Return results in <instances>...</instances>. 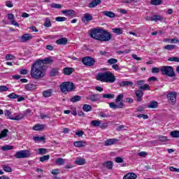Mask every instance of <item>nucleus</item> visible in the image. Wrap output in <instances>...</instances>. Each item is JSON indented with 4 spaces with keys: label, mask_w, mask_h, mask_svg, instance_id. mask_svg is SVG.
<instances>
[{
    "label": "nucleus",
    "mask_w": 179,
    "mask_h": 179,
    "mask_svg": "<svg viewBox=\"0 0 179 179\" xmlns=\"http://www.w3.org/2000/svg\"><path fill=\"white\" fill-rule=\"evenodd\" d=\"M101 4V0H92V1L88 4V8L93 9V8H96V6Z\"/></svg>",
    "instance_id": "12"
},
{
    "label": "nucleus",
    "mask_w": 179,
    "mask_h": 179,
    "mask_svg": "<svg viewBox=\"0 0 179 179\" xmlns=\"http://www.w3.org/2000/svg\"><path fill=\"white\" fill-rule=\"evenodd\" d=\"M109 107L110 108H113L114 110H115V108H122V107H124V103L120 102L119 105H117L114 102H110L109 103Z\"/></svg>",
    "instance_id": "15"
},
{
    "label": "nucleus",
    "mask_w": 179,
    "mask_h": 179,
    "mask_svg": "<svg viewBox=\"0 0 179 179\" xmlns=\"http://www.w3.org/2000/svg\"><path fill=\"white\" fill-rule=\"evenodd\" d=\"M16 57L13 56V55H6V61H13Z\"/></svg>",
    "instance_id": "54"
},
{
    "label": "nucleus",
    "mask_w": 179,
    "mask_h": 179,
    "mask_svg": "<svg viewBox=\"0 0 179 179\" xmlns=\"http://www.w3.org/2000/svg\"><path fill=\"white\" fill-rule=\"evenodd\" d=\"M3 170H4L6 173H12V168L8 165H4L3 166Z\"/></svg>",
    "instance_id": "52"
},
{
    "label": "nucleus",
    "mask_w": 179,
    "mask_h": 179,
    "mask_svg": "<svg viewBox=\"0 0 179 179\" xmlns=\"http://www.w3.org/2000/svg\"><path fill=\"white\" fill-rule=\"evenodd\" d=\"M45 139L44 136L38 137V136H34V141H36V142H43Z\"/></svg>",
    "instance_id": "55"
},
{
    "label": "nucleus",
    "mask_w": 179,
    "mask_h": 179,
    "mask_svg": "<svg viewBox=\"0 0 179 179\" xmlns=\"http://www.w3.org/2000/svg\"><path fill=\"white\" fill-rule=\"evenodd\" d=\"M83 110L86 113H89V111H92V106L88 104H84L83 106Z\"/></svg>",
    "instance_id": "36"
},
{
    "label": "nucleus",
    "mask_w": 179,
    "mask_h": 179,
    "mask_svg": "<svg viewBox=\"0 0 179 179\" xmlns=\"http://www.w3.org/2000/svg\"><path fill=\"white\" fill-rule=\"evenodd\" d=\"M8 132H9L8 129H4L3 131H1L0 134V139H2V138H6V136H8Z\"/></svg>",
    "instance_id": "33"
},
{
    "label": "nucleus",
    "mask_w": 179,
    "mask_h": 179,
    "mask_svg": "<svg viewBox=\"0 0 179 179\" xmlns=\"http://www.w3.org/2000/svg\"><path fill=\"white\" fill-rule=\"evenodd\" d=\"M80 100H82V96L79 95H76L70 99L71 103H77V101H80Z\"/></svg>",
    "instance_id": "32"
},
{
    "label": "nucleus",
    "mask_w": 179,
    "mask_h": 179,
    "mask_svg": "<svg viewBox=\"0 0 179 179\" xmlns=\"http://www.w3.org/2000/svg\"><path fill=\"white\" fill-rule=\"evenodd\" d=\"M56 22H65L66 20V17H57L55 18Z\"/></svg>",
    "instance_id": "59"
},
{
    "label": "nucleus",
    "mask_w": 179,
    "mask_h": 179,
    "mask_svg": "<svg viewBox=\"0 0 179 179\" xmlns=\"http://www.w3.org/2000/svg\"><path fill=\"white\" fill-rule=\"evenodd\" d=\"M165 43H172V44H177L179 43V40L176 38H173V39H169L166 38L164 39Z\"/></svg>",
    "instance_id": "37"
},
{
    "label": "nucleus",
    "mask_w": 179,
    "mask_h": 179,
    "mask_svg": "<svg viewBox=\"0 0 179 179\" xmlns=\"http://www.w3.org/2000/svg\"><path fill=\"white\" fill-rule=\"evenodd\" d=\"M166 97L169 100V101H171L172 106H174V104H176V101H177V92H170L167 94Z\"/></svg>",
    "instance_id": "9"
},
{
    "label": "nucleus",
    "mask_w": 179,
    "mask_h": 179,
    "mask_svg": "<svg viewBox=\"0 0 179 179\" xmlns=\"http://www.w3.org/2000/svg\"><path fill=\"white\" fill-rule=\"evenodd\" d=\"M119 85L121 87H124L125 86H134V83L131 81H122L119 83Z\"/></svg>",
    "instance_id": "26"
},
{
    "label": "nucleus",
    "mask_w": 179,
    "mask_h": 179,
    "mask_svg": "<svg viewBox=\"0 0 179 179\" xmlns=\"http://www.w3.org/2000/svg\"><path fill=\"white\" fill-rule=\"evenodd\" d=\"M43 26L44 27H51V26H52V24L51 23V19H50V17H46L45 19Z\"/></svg>",
    "instance_id": "29"
},
{
    "label": "nucleus",
    "mask_w": 179,
    "mask_h": 179,
    "mask_svg": "<svg viewBox=\"0 0 179 179\" xmlns=\"http://www.w3.org/2000/svg\"><path fill=\"white\" fill-rule=\"evenodd\" d=\"M83 23H87L93 20V16L89 13H86L83 15V17L81 19Z\"/></svg>",
    "instance_id": "10"
},
{
    "label": "nucleus",
    "mask_w": 179,
    "mask_h": 179,
    "mask_svg": "<svg viewBox=\"0 0 179 179\" xmlns=\"http://www.w3.org/2000/svg\"><path fill=\"white\" fill-rule=\"evenodd\" d=\"M131 50H129V49L125 50H119L117 52V54H119V55H122V54H128V52H130Z\"/></svg>",
    "instance_id": "62"
},
{
    "label": "nucleus",
    "mask_w": 179,
    "mask_h": 179,
    "mask_svg": "<svg viewBox=\"0 0 179 179\" xmlns=\"http://www.w3.org/2000/svg\"><path fill=\"white\" fill-rule=\"evenodd\" d=\"M151 72L152 73H159L160 72V69L157 67H152Z\"/></svg>",
    "instance_id": "60"
},
{
    "label": "nucleus",
    "mask_w": 179,
    "mask_h": 179,
    "mask_svg": "<svg viewBox=\"0 0 179 179\" xmlns=\"http://www.w3.org/2000/svg\"><path fill=\"white\" fill-rule=\"evenodd\" d=\"M104 166L108 169V170H111L113 169V162H106L104 164Z\"/></svg>",
    "instance_id": "45"
},
{
    "label": "nucleus",
    "mask_w": 179,
    "mask_h": 179,
    "mask_svg": "<svg viewBox=\"0 0 179 179\" xmlns=\"http://www.w3.org/2000/svg\"><path fill=\"white\" fill-rule=\"evenodd\" d=\"M26 90H34V89H36V85L33 83H29L25 85Z\"/></svg>",
    "instance_id": "35"
},
{
    "label": "nucleus",
    "mask_w": 179,
    "mask_h": 179,
    "mask_svg": "<svg viewBox=\"0 0 179 179\" xmlns=\"http://www.w3.org/2000/svg\"><path fill=\"white\" fill-rule=\"evenodd\" d=\"M52 93H54V90L52 89H48L47 90H45L42 92V94L43 97H51L52 96Z\"/></svg>",
    "instance_id": "16"
},
{
    "label": "nucleus",
    "mask_w": 179,
    "mask_h": 179,
    "mask_svg": "<svg viewBox=\"0 0 179 179\" xmlns=\"http://www.w3.org/2000/svg\"><path fill=\"white\" fill-rule=\"evenodd\" d=\"M150 3L157 6V5H162V0H151Z\"/></svg>",
    "instance_id": "50"
},
{
    "label": "nucleus",
    "mask_w": 179,
    "mask_h": 179,
    "mask_svg": "<svg viewBox=\"0 0 179 179\" xmlns=\"http://www.w3.org/2000/svg\"><path fill=\"white\" fill-rule=\"evenodd\" d=\"M14 148L13 146L12 145H6L4 146H3L1 148V150H3V152L6 151V150H12Z\"/></svg>",
    "instance_id": "41"
},
{
    "label": "nucleus",
    "mask_w": 179,
    "mask_h": 179,
    "mask_svg": "<svg viewBox=\"0 0 179 179\" xmlns=\"http://www.w3.org/2000/svg\"><path fill=\"white\" fill-rule=\"evenodd\" d=\"M145 20L148 22H157L158 20H159V22H166V19L162 15H154L152 17H147Z\"/></svg>",
    "instance_id": "7"
},
{
    "label": "nucleus",
    "mask_w": 179,
    "mask_h": 179,
    "mask_svg": "<svg viewBox=\"0 0 179 179\" xmlns=\"http://www.w3.org/2000/svg\"><path fill=\"white\" fill-rule=\"evenodd\" d=\"M47 149L45 148H39L38 149V155H45L47 154Z\"/></svg>",
    "instance_id": "58"
},
{
    "label": "nucleus",
    "mask_w": 179,
    "mask_h": 179,
    "mask_svg": "<svg viewBox=\"0 0 179 179\" xmlns=\"http://www.w3.org/2000/svg\"><path fill=\"white\" fill-rule=\"evenodd\" d=\"M4 115L8 118V120H12L14 117H12V113L9 110H6L4 111Z\"/></svg>",
    "instance_id": "40"
},
{
    "label": "nucleus",
    "mask_w": 179,
    "mask_h": 179,
    "mask_svg": "<svg viewBox=\"0 0 179 179\" xmlns=\"http://www.w3.org/2000/svg\"><path fill=\"white\" fill-rule=\"evenodd\" d=\"M88 100L93 102L99 101L100 100V95L99 94H91L89 96Z\"/></svg>",
    "instance_id": "14"
},
{
    "label": "nucleus",
    "mask_w": 179,
    "mask_h": 179,
    "mask_svg": "<svg viewBox=\"0 0 179 179\" xmlns=\"http://www.w3.org/2000/svg\"><path fill=\"white\" fill-rule=\"evenodd\" d=\"M75 163H76V164H78L79 166H82V165L86 164V161L85 160V159L80 158V159H77L75 162Z\"/></svg>",
    "instance_id": "39"
},
{
    "label": "nucleus",
    "mask_w": 179,
    "mask_h": 179,
    "mask_svg": "<svg viewBox=\"0 0 179 179\" xmlns=\"http://www.w3.org/2000/svg\"><path fill=\"white\" fill-rule=\"evenodd\" d=\"M114 94H103V99H114Z\"/></svg>",
    "instance_id": "53"
},
{
    "label": "nucleus",
    "mask_w": 179,
    "mask_h": 179,
    "mask_svg": "<svg viewBox=\"0 0 179 179\" xmlns=\"http://www.w3.org/2000/svg\"><path fill=\"white\" fill-rule=\"evenodd\" d=\"M73 145L76 148H83V146H86V143L85 141H76L73 143Z\"/></svg>",
    "instance_id": "27"
},
{
    "label": "nucleus",
    "mask_w": 179,
    "mask_h": 179,
    "mask_svg": "<svg viewBox=\"0 0 179 179\" xmlns=\"http://www.w3.org/2000/svg\"><path fill=\"white\" fill-rule=\"evenodd\" d=\"M82 62L84 65H86L87 66H93L96 61L94 58H92L90 57H85L82 59Z\"/></svg>",
    "instance_id": "8"
},
{
    "label": "nucleus",
    "mask_w": 179,
    "mask_h": 179,
    "mask_svg": "<svg viewBox=\"0 0 179 179\" xmlns=\"http://www.w3.org/2000/svg\"><path fill=\"white\" fill-rule=\"evenodd\" d=\"M50 6H51V8H53L54 9H61V8H62V5L57 4L55 3H52Z\"/></svg>",
    "instance_id": "46"
},
{
    "label": "nucleus",
    "mask_w": 179,
    "mask_h": 179,
    "mask_svg": "<svg viewBox=\"0 0 179 179\" xmlns=\"http://www.w3.org/2000/svg\"><path fill=\"white\" fill-rule=\"evenodd\" d=\"M101 122L100 120H93L91 122V125L92 127H100Z\"/></svg>",
    "instance_id": "43"
},
{
    "label": "nucleus",
    "mask_w": 179,
    "mask_h": 179,
    "mask_svg": "<svg viewBox=\"0 0 179 179\" xmlns=\"http://www.w3.org/2000/svg\"><path fill=\"white\" fill-rule=\"evenodd\" d=\"M31 154L29 150H20L17 152L15 155L16 159H26L27 157H30Z\"/></svg>",
    "instance_id": "6"
},
{
    "label": "nucleus",
    "mask_w": 179,
    "mask_h": 179,
    "mask_svg": "<svg viewBox=\"0 0 179 179\" xmlns=\"http://www.w3.org/2000/svg\"><path fill=\"white\" fill-rule=\"evenodd\" d=\"M31 76L33 79H43L45 76V66L36 60L31 67Z\"/></svg>",
    "instance_id": "2"
},
{
    "label": "nucleus",
    "mask_w": 179,
    "mask_h": 179,
    "mask_svg": "<svg viewBox=\"0 0 179 179\" xmlns=\"http://www.w3.org/2000/svg\"><path fill=\"white\" fill-rule=\"evenodd\" d=\"M58 71L59 69L58 68H54L52 69L51 71H50V76H57V75H58Z\"/></svg>",
    "instance_id": "34"
},
{
    "label": "nucleus",
    "mask_w": 179,
    "mask_h": 179,
    "mask_svg": "<svg viewBox=\"0 0 179 179\" xmlns=\"http://www.w3.org/2000/svg\"><path fill=\"white\" fill-rule=\"evenodd\" d=\"M102 15H104V16H107V17H110V19L115 17V13L113 11H103Z\"/></svg>",
    "instance_id": "21"
},
{
    "label": "nucleus",
    "mask_w": 179,
    "mask_h": 179,
    "mask_svg": "<svg viewBox=\"0 0 179 179\" xmlns=\"http://www.w3.org/2000/svg\"><path fill=\"white\" fill-rule=\"evenodd\" d=\"M160 71L162 75H165V76H169V78H174L176 76V72L171 66H162L160 68Z\"/></svg>",
    "instance_id": "4"
},
{
    "label": "nucleus",
    "mask_w": 179,
    "mask_h": 179,
    "mask_svg": "<svg viewBox=\"0 0 179 179\" xmlns=\"http://www.w3.org/2000/svg\"><path fill=\"white\" fill-rule=\"evenodd\" d=\"M139 90H150V86L148 84H145L139 87Z\"/></svg>",
    "instance_id": "42"
},
{
    "label": "nucleus",
    "mask_w": 179,
    "mask_h": 179,
    "mask_svg": "<svg viewBox=\"0 0 179 179\" xmlns=\"http://www.w3.org/2000/svg\"><path fill=\"white\" fill-rule=\"evenodd\" d=\"M73 73V69L72 68H69V67H66L63 69V73L64 75H72V73Z\"/></svg>",
    "instance_id": "25"
},
{
    "label": "nucleus",
    "mask_w": 179,
    "mask_h": 179,
    "mask_svg": "<svg viewBox=\"0 0 179 179\" xmlns=\"http://www.w3.org/2000/svg\"><path fill=\"white\" fill-rule=\"evenodd\" d=\"M176 48V45H165L163 48V50H167L168 51H173Z\"/></svg>",
    "instance_id": "47"
},
{
    "label": "nucleus",
    "mask_w": 179,
    "mask_h": 179,
    "mask_svg": "<svg viewBox=\"0 0 179 179\" xmlns=\"http://www.w3.org/2000/svg\"><path fill=\"white\" fill-rule=\"evenodd\" d=\"M55 164L57 166H62V164H65V160L62 158H57L55 161Z\"/></svg>",
    "instance_id": "38"
},
{
    "label": "nucleus",
    "mask_w": 179,
    "mask_h": 179,
    "mask_svg": "<svg viewBox=\"0 0 179 179\" xmlns=\"http://www.w3.org/2000/svg\"><path fill=\"white\" fill-rule=\"evenodd\" d=\"M24 118V115L23 113H18L15 117H12L11 120L13 121H20V120H23Z\"/></svg>",
    "instance_id": "28"
},
{
    "label": "nucleus",
    "mask_w": 179,
    "mask_h": 179,
    "mask_svg": "<svg viewBox=\"0 0 179 179\" xmlns=\"http://www.w3.org/2000/svg\"><path fill=\"white\" fill-rule=\"evenodd\" d=\"M117 62H118V60H117V59H114V58L109 59L108 60V64H109L110 65H114V64H117Z\"/></svg>",
    "instance_id": "51"
},
{
    "label": "nucleus",
    "mask_w": 179,
    "mask_h": 179,
    "mask_svg": "<svg viewBox=\"0 0 179 179\" xmlns=\"http://www.w3.org/2000/svg\"><path fill=\"white\" fill-rule=\"evenodd\" d=\"M159 141H160V142H166L167 141V137L164 136H159L158 137Z\"/></svg>",
    "instance_id": "63"
},
{
    "label": "nucleus",
    "mask_w": 179,
    "mask_h": 179,
    "mask_svg": "<svg viewBox=\"0 0 179 179\" xmlns=\"http://www.w3.org/2000/svg\"><path fill=\"white\" fill-rule=\"evenodd\" d=\"M68 43V38H61L56 41V44L58 45H66Z\"/></svg>",
    "instance_id": "17"
},
{
    "label": "nucleus",
    "mask_w": 179,
    "mask_h": 179,
    "mask_svg": "<svg viewBox=\"0 0 179 179\" xmlns=\"http://www.w3.org/2000/svg\"><path fill=\"white\" fill-rule=\"evenodd\" d=\"M138 176L134 173H129L123 177V179H136Z\"/></svg>",
    "instance_id": "22"
},
{
    "label": "nucleus",
    "mask_w": 179,
    "mask_h": 179,
    "mask_svg": "<svg viewBox=\"0 0 179 179\" xmlns=\"http://www.w3.org/2000/svg\"><path fill=\"white\" fill-rule=\"evenodd\" d=\"M122 99H124V94H119L115 99V103H120V101H121Z\"/></svg>",
    "instance_id": "57"
},
{
    "label": "nucleus",
    "mask_w": 179,
    "mask_h": 179,
    "mask_svg": "<svg viewBox=\"0 0 179 179\" xmlns=\"http://www.w3.org/2000/svg\"><path fill=\"white\" fill-rule=\"evenodd\" d=\"M45 128V124H36L33 129L34 131H43Z\"/></svg>",
    "instance_id": "30"
},
{
    "label": "nucleus",
    "mask_w": 179,
    "mask_h": 179,
    "mask_svg": "<svg viewBox=\"0 0 179 179\" xmlns=\"http://www.w3.org/2000/svg\"><path fill=\"white\" fill-rule=\"evenodd\" d=\"M7 97H8V99H17V101L20 102V101H23V100H24V97H23L22 96L20 95H17L16 94L15 92H13L10 94H8L7 96Z\"/></svg>",
    "instance_id": "11"
},
{
    "label": "nucleus",
    "mask_w": 179,
    "mask_h": 179,
    "mask_svg": "<svg viewBox=\"0 0 179 179\" xmlns=\"http://www.w3.org/2000/svg\"><path fill=\"white\" fill-rule=\"evenodd\" d=\"M90 37L98 40V41H103L104 43L110 41L113 38V35L108 31L103 28H95L90 33Z\"/></svg>",
    "instance_id": "1"
},
{
    "label": "nucleus",
    "mask_w": 179,
    "mask_h": 179,
    "mask_svg": "<svg viewBox=\"0 0 179 179\" xmlns=\"http://www.w3.org/2000/svg\"><path fill=\"white\" fill-rule=\"evenodd\" d=\"M9 88L6 85H0V92L2 93L3 92H8Z\"/></svg>",
    "instance_id": "56"
},
{
    "label": "nucleus",
    "mask_w": 179,
    "mask_h": 179,
    "mask_svg": "<svg viewBox=\"0 0 179 179\" xmlns=\"http://www.w3.org/2000/svg\"><path fill=\"white\" fill-rule=\"evenodd\" d=\"M96 80L105 82L106 83H114L117 80L115 76L111 71L99 73L96 76Z\"/></svg>",
    "instance_id": "3"
},
{
    "label": "nucleus",
    "mask_w": 179,
    "mask_h": 179,
    "mask_svg": "<svg viewBox=\"0 0 179 179\" xmlns=\"http://www.w3.org/2000/svg\"><path fill=\"white\" fill-rule=\"evenodd\" d=\"M147 107L148 108H157V107H159V103L156 101H150Z\"/></svg>",
    "instance_id": "24"
},
{
    "label": "nucleus",
    "mask_w": 179,
    "mask_h": 179,
    "mask_svg": "<svg viewBox=\"0 0 179 179\" xmlns=\"http://www.w3.org/2000/svg\"><path fill=\"white\" fill-rule=\"evenodd\" d=\"M33 36L30 34H25L21 36V41L24 43L25 41H29V40H31Z\"/></svg>",
    "instance_id": "20"
},
{
    "label": "nucleus",
    "mask_w": 179,
    "mask_h": 179,
    "mask_svg": "<svg viewBox=\"0 0 179 179\" xmlns=\"http://www.w3.org/2000/svg\"><path fill=\"white\" fill-rule=\"evenodd\" d=\"M62 13L65 15V16H71V17L75 16V10H63Z\"/></svg>",
    "instance_id": "18"
},
{
    "label": "nucleus",
    "mask_w": 179,
    "mask_h": 179,
    "mask_svg": "<svg viewBox=\"0 0 179 179\" xmlns=\"http://www.w3.org/2000/svg\"><path fill=\"white\" fill-rule=\"evenodd\" d=\"M61 92L65 93L66 92H75V84L71 82H64L60 85Z\"/></svg>",
    "instance_id": "5"
},
{
    "label": "nucleus",
    "mask_w": 179,
    "mask_h": 179,
    "mask_svg": "<svg viewBox=\"0 0 179 179\" xmlns=\"http://www.w3.org/2000/svg\"><path fill=\"white\" fill-rule=\"evenodd\" d=\"M168 61L170 62H179V57H171L168 59Z\"/></svg>",
    "instance_id": "49"
},
{
    "label": "nucleus",
    "mask_w": 179,
    "mask_h": 179,
    "mask_svg": "<svg viewBox=\"0 0 179 179\" xmlns=\"http://www.w3.org/2000/svg\"><path fill=\"white\" fill-rule=\"evenodd\" d=\"M115 162H116V163H123L124 162V159H122V158H121L120 157H117L115 159Z\"/></svg>",
    "instance_id": "64"
},
{
    "label": "nucleus",
    "mask_w": 179,
    "mask_h": 179,
    "mask_svg": "<svg viewBox=\"0 0 179 179\" xmlns=\"http://www.w3.org/2000/svg\"><path fill=\"white\" fill-rule=\"evenodd\" d=\"M113 33H115V34H117V36H121L124 31H122V29L121 28H113L112 29Z\"/></svg>",
    "instance_id": "31"
},
{
    "label": "nucleus",
    "mask_w": 179,
    "mask_h": 179,
    "mask_svg": "<svg viewBox=\"0 0 179 179\" xmlns=\"http://www.w3.org/2000/svg\"><path fill=\"white\" fill-rule=\"evenodd\" d=\"M136 96L137 97V101H142V97H143V92L141 90L136 91Z\"/></svg>",
    "instance_id": "23"
},
{
    "label": "nucleus",
    "mask_w": 179,
    "mask_h": 179,
    "mask_svg": "<svg viewBox=\"0 0 179 179\" xmlns=\"http://www.w3.org/2000/svg\"><path fill=\"white\" fill-rule=\"evenodd\" d=\"M40 162H41L42 163H44V162H46L47 160H50V155H44L43 157H41L39 158Z\"/></svg>",
    "instance_id": "44"
},
{
    "label": "nucleus",
    "mask_w": 179,
    "mask_h": 179,
    "mask_svg": "<svg viewBox=\"0 0 179 179\" xmlns=\"http://www.w3.org/2000/svg\"><path fill=\"white\" fill-rule=\"evenodd\" d=\"M37 61H40V64H41V65H44V64H52L54 62V60H52V58L51 57L45 58L42 60L38 59Z\"/></svg>",
    "instance_id": "19"
},
{
    "label": "nucleus",
    "mask_w": 179,
    "mask_h": 179,
    "mask_svg": "<svg viewBox=\"0 0 179 179\" xmlns=\"http://www.w3.org/2000/svg\"><path fill=\"white\" fill-rule=\"evenodd\" d=\"M29 114H31V109H27L24 110L22 113L24 117H27V115H29Z\"/></svg>",
    "instance_id": "61"
},
{
    "label": "nucleus",
    "mask_w": 179,
    "mask_h": 179,
    "mask_svg": "<svg viewBox=\"0 0 179 179\" xmlns=\"http://www.w3.org/2000/svg\"><path fill=\"white\" fill-rule=\"evenodd\" d=\"M119 140L117 138H109L106 141H105L104 145L105 146H111V145H114L115 143H117Z\"/></svg>",
    "instance_id": "13"
},
{
    "label": "nucleus",
    "mask_w": 179,
    "mask_h": 179,
    "mask_svg": "<svg viewBox=\"0 0 179 179\" xmlns=\"http://www.w3.org/2000/svg\"><path fill=\"white\" fill-rule=\"evenodd\" d=\"M171 136L172 138H179V131H172L171 132Z\"/></svg>",
    "instance_id": "48"
}]
</instances>
